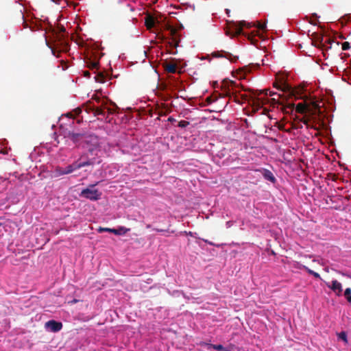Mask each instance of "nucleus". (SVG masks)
<instances>
[{"label": "nucleus", "mask_w": 351, "mask_h": 351, "mask_svg": "<svg viewBox=\"0 0 351 351\" xmlns=\"http://www.w3.org/2000/svg\"><path fill=\"white\" fill-rule=\"evenodd\" d=\"M99 146V139L98 136L93 134H85L82 147L87 149L88 152L92 153Z\"/></svg>", "instance_id": "obj_1"}, {"label": "nucleus", "mask_w": 351, "mask_h": 351, "mask_svg": "<svg viewBox=\"0 0 351 351\" xmlns=\"http://www.w3.org/2000/svg\"><path fill=\"white\" fill-rule=\"evenodd\" d=\"M243 27L250 28L252 27V25L245 21H240L239 23L231 24L226 30V34L231 37L240 35L243 34Z\"/></svg>", "instance_id": "obj_2"}, {"label": "nucleus", "mask_w": 351, "mask_h": 351, "mask_svg": "<svg viewBox=\"0 0 351 351\" xmlns=\"http://www.w3.org/2000/svg\"><path fill=\"white\" fill-rule=\"evenodd\" d=\"M97 184L98 182L91 184L88 188L83 189L80 195L90 200L95 201L99 199L101 196V193L97 189H93Z\"/></svg>", "instance_id": "obj_3"}, {"label": "nucleus", "mask_w": 351, "mask_h": 351, "mask_svg": "<svg viewBox=\"0 0 351 351\" xmlns=\"http://www.w3.org/2000/svg\"><path fill=\"white\" fill-rule=\"evenodd\" d=\"M101 56V55L98 51H91L88 52L85 58L88 67L91 69H97Z\"/></svg>", "instance_id": "obj_4"}, {"label": "nucleus", "mask_w": 351, "mask_h": 351, "mask_svg": "<svg viewBox=\"0 0 351 351\" xmlns=\"http://www.w3.org/2000/svg\"><path fill=\"white\" fill-rule=\"evenodd\" d=\"M224 85L227 86V89L226 90V93L227 96L231 97V95H235L237 97V94L239 93L240 90L242 89V86L241 84H239L236 82L228 80L225 82Z\"/></svg>", "instance_id": "obj_5"}, {"label": "nucleus", "mask_w": 351, "mask_h": 351, "mask_svg": "<svg viewBox=\"0 0 351 351\" xmlns=\"http://www.w3.org/2000/svg\"><path fill=\"white\" fill-rule=\"evenodd\" d=\"M167 29L169 31V36L171 41L169 42L170 45L176 48L180 43L179 36L178 35L177 30L176 28L171 25H167Z\"/></svg>", "instance_id": "obj_6"}, {"label": "nucleus", "mask_w": 351, "mask_h": 351, "mask_svg": "<svg viewBox=\"0 0 351 351\" xmlns=\"http://www.w3.org/2000/svg\"><path fill=\"white\" fill-rule=\"evenodd\" d=\"M101 160H98L95 158V157L89 158L88 157L87 154H83L81 156V157L79 158L77 161H76L77 164H83V163H87V165H85V167L86 166H90L94 165L95 164H99L101 163Z\"/></svg>", "instance_id": "obj_7"}, {"label": "nucleus", "mask_w": 351, "mask_h": 351, "mask_svg": "<svg viewBox=\"0 0 351 351\" xmlns=\"http://www.w3.org/2000/svg\"><path fill=\"white\" fill-rule=\"evenodd\" d=\"M326 285L330 288L337 296H340L342 294L343 289L341 282L337 280H333L331 284L326 283Z\"/></svg>", "instance_id": "obj_8"}, {"label": "nucleus", "mask_w": 351, "mask_h": 351, "mask_svg": "<svg viewBox=\"0 0 351 351\" xmlns=\"http://www.w3.org/2000/svg\"><path fill=\"white\" fill-rule=\"evenodd\" d=\"M45 328L51 332H57L62 328V324L55 320H49L45 323Z\"/></svg>", "instance_id": "obj_9"}, {"label": "nucleus", "mask_w": 351, "mask_h": 351, "mask_svg": "<svg viewBox=\"0 0 351 351\" xmlns=\"http://www.w3.org/2000/svg\"><path fill=\"white\" fill-rule=\"evenodd\" d=\"M130 230L129 228H126L125 227H120L118 229L109 228H99V232H112L117 235L125 234Z\"/></svg>", "instance_id": "obj_10"}, {"label": "nucleus", "mask_w": 351, "mask_h": 351, "mask_svg": "<svg viewBox=\"0 0 351 351\" xmlns=\"http://www.w3.org/2000/svg\"><path fill=\"white\" fill-rule=\"evenodd\" d=\"M84 133H75L73 132L71 140L75 143L78 144L79 145L83 144L84 141Z\"/></svg>", "instance_id": "obj_11"}, {"label": "nucleus", "mask_w": 351, "mask_h": 351, "mask_svg": "<svg viewBox=\"0 0 351 351\" xmlns=\"http://www.w3.org/2000/svg\"><path fill=\"white\" fill-rule=\"evenodd\" d=\"M86 163L83 164H77L76 162H73V164L68 165L66 167L64 168V171L66 174H69L72 173L73 171L79 169L82 167H85Z\"/></svg>", "instance_id": "obj_12"}, {"label": "nucleus", "mask_w": 351, "mask_h": 351, "mask_svg": "<svg viewBox=\"0 0 351 351\" xmlns=\"http://www.w3.org/2000/svg\"><path fill=\"white\" fill-rule=\"evenodd\" d=\"M156 19L151 15L145 16V25L148 29H151L155 26Z\"/></svg>", "instance_id": "obj_13"}, {"label": "nucleus", "mask_w": 351, "mask_h": 351, "mask_svg": "<svg viewBox=\"0 0 351 351\" xmlns=\"http://www.w3.org/2000/svg\"><path fill=\"white\" fill-rule=\"evenodd\" d=\"M263 176L265 180H269L272 183H275L276 181V179L272 172L268 169L263 170Z\"/></svg>", "instance_id": "obj_14"}, {"label": "nucleus", "mask_w": 351, "mask_h": 351, "mask_svg": "<svg viewBox=\"0 0 351 351\" xmlns=\"http://www.w3.org/2000/svg\"><path fill=\"white\" fill-rule=\"evenodd\" d=\"M165 69L167 73H175L176 72L177 66L174 63H166Z\"/></svg>", "instance_id": "obj_15"}, {"label": "nucleus", "mask_w": 351, "mask_h": 351, "mask_svg": "<svg viewBox=\"0 0 351 351\" xmlns=\"http://www.w3.org/2000/svg\"><path fill=\"white\" fill-rule=\"evenodd\" d=\"M200 345L201 346H208L209 347H211L213 348V349L216 350H218V351H228V349H226V348H224L222 345L221 344H219V345H214V344H208V343H204V342H202V343H200Z\"/></svg>", "instance_id": "obj_16"}, {"label": "nucleus", "mask_w": 351, "mask_h": 351, "mask_svg": "<svg viewBox=\"0 0 351 351\" xmlns=\"http://www.w3.org/2000/svg\"><path fill=\"white\" fill-rule=\"evenodd\" d=\"M99 104V106L100 108H103L104 110L105 109L107 110L108 114H113L114 112H115V110L112 108H110V107H108V102L106 101H105L104 99H103L101 101V102H100Z\"/></svg>", "instance_id": "obj_17"}, {"label": "nucleus", "mask_w": 351, "mask_h": 351, "mask_svg": "<svg viewBox=\"0 0 351 351\" xmlns=\"http://www.w3.org/2000/svg\"><path fill=\"white\" fill-rule=\"evenodd\" d=\"M213 56H215V57H222V56H224L226 58H228L230 60H232V55L231 53H228V52H223V51H221V52H219V51L214 52L213 53Z\"/></svg>", "instance_id": "obj_18"}, {"label": "nucleus", "mask_w": 351, "mask_h": 351, "mask_svg": "<svg viewBox=\"0 0 351 351\" xmlns=\"http://www.w3.org/2000/svg\"><path fill=\"white\" fill-rule=\"evenodd\" d=\"M93 113L94 114L95 116H97V115L105 116V112H104V109L99 106H95V108H93Z\"/></svg>", "instance_id": "obj_19"}, {"label": "nucleus", "mask_w": 351, "mask_h": 351, "mask_svg": "<svg viewBox=\"0 0 351 351\" xmlns=\"http://www.w3.org/2000/svg\"><path fill=\"white\" fill-rule=\"evenodd\" d=\"M296 112L299 113H304L306 110V106L303 103H299L295 107Z\"/></svg>", "instance_id": "obj_20"}, {"label": "nucleus", "mask_w": 351, "mask_h": 351, "mask_svg": "<svg viewBox=\"0 0 351 351\" xmlns=\"http://www.w3.org/2000/svg\"><path fill=\"white\" fill-rule=\"evenodd\" d=\"M303 268H304V269H305V270H306V271L309 274L313 275L315 278H319V279H321L320 275H319L318 273H317V272H315V271H314L311 270V269H309V268H308V267H307L306 266H303Z\"/></svg>", "instance_id": "obj_21"}, {"label": "nucleus", "mask_w": 351, "mask_h": 351, "mask_svg": "<svg viewBox=\"0 0 351 351\" xmlns=\"http://www.w3.org/2000/svg\"><path fill=\"white\" fill-rule=\"evenodd\" d=\"M62 133L64 138H68L71 139L73 132L71 131L68 129H65V130H62Z\"/></svg>", "instance_id": "obj_22"}, {"label": "nucleus", "mask_w": 351, "mask_h": 351, "mask_svg": "<svg viewBox=\"0 0 351 351\" xmlns=\"http://www.w3.org/2000/svg\"><path fill=\"white\" fill-rule=\"evenodd\" d=\"M54 172L56 173V176H60L66 175L65 171H64V169L62 168V167H57L56 168Z\"/></svg>", "instance_id": "obj_23"}, {"label": "nucleus", "mask_w": 351, "mask_h": 351, "mask_svg": "<svg viewBox=\"0 0 351 351\" xmlns=\"http://www.w3.org/2000/svg\"><path fill=\"white\" fill-rule=\"evenodd\" d=\"M344 296L348 302H351V288H346L344 291Z\"/></svg>", "instance_id": "obj_24"}, {"label": "nucleus", "mask_w": 351, "mask_h": 351, "mask_svg": "<svg viewBox=\"0 0 351 351\" xmlns=\"http://www.w3.org/2000/svg\"><path fill=\"white\" fill-rule=\"evenodd\" d=\"M104 78H105V76L101 73H98V74H97L95 76V81L97 82H99V83H104Z\"/></svg>", "instance_id": "obj_25"}, {"label": "nucleus", "mask_w": 351, "mask_h": 351, "mask_svg": "<svg viewBox=\"0 0 351 351\" xmlns=\"http://www.w3.org/2000/svg\"><path fill=\"white\" fill-rule=\"evenodd\" d=\"M338 337H339V339H341L345 343L348 342L347 334H346V332L342 331V332L338 333Z\"/></svg>", "instance_id": "obj_26"}, {"label": "nucleus", "mask_w": 351, "mask_h": 351, "mask_svg": "<svg viewBox=\"0 0 351 351\" xmlns=\"http://www.w3.org/2000/svg\"><path fill=\"white\" fill-rule=\"evenodd\" d=\"M93 108H95V105L94 104L92 103V101H89L87 104H86V111L88 112H93Z\"/></svg>", "instance_id": "obj_27"}, {"label": "nucleus", "mask_w": 351, "mask_h": 351, "mask_svg": "<svg viewBox=\"0 0 351 351\" xmlns=\"http://www.w3.org/2000/svg\"><path fill=\"white\" fill-rule=\"evenodd\" d=\"M189 125V122L187 121L182 120L178 123V127L186 128Z\"/></svg>", "instance_id": "obj_28"}, {"label": "nucleus", "mask_w": 351, "mask_h": 351, "mask_svg": "<svg viewBox=\"0 0 351 351\" xmlns=\"http://www.w3.org/2000/svg\"><path fill=\"white\" fill-rule=\"evenodd\" d=\"M123 10L125 12H128V11L133 12L134 11V8L132 7H131L129 3H125Z\"/></svg>", "instance_id": "obj_29"}, {"label": "nucleus", "mask_w": 351, "mask_h": 351, "mask_svg": "<svg viewBox=\"0 0 351 351\" xmlns=\"http://www.w3.org/2000/svg\"><path fill=\"white\" fill-rule=\"evenodd\" d=\"M257 27L258 29H261L262 31H265L266 29V24L265 23H261L260 22L257 24Z\"/></svg>", "instance_id": "obj_30"}, {"label": "nucleus", "mask_w": 351, "mask_h": 351, "mask_svg": "<svg viewBox=\"0 0 351 351\" xmlns=\"http://www.w3.org/2000/svg\"><path fill=\"white\" fill-rule=\"evenodd\" d=\"M350 48V44L348 42H344L342 43V49L346 51Z\"/></svg>", "instance_id": "obj_31"}, {"label": "nucleus", "mask_w": 351, "mask_h": 351, "mask_svg": "<svg viewBox=\"0 0 351 351\" xmlns=\"http://www.w3.org/2000/svg\"><path fill=\"white\" fill-rule=\"evenodd\" d=\"M92 99L95 100L97 104H100V102H101V101L103 100V99H101L97 96L93 97Z\"/></svg>", "instance_id": "obj_32"}, {"label": "nucleus", "mask_w": 351, "mask_h": 351, "mask_svg": "<svg viewBox=\"0 0 351 351\" xmlns=\"http://www.w3.org/2000/svg\"><path fill=\"white\" fill-rule=\"evenodd\" d=\"M285 107V110H286V108H289L291 110H292L294 108V104H288L287 105H286Z\"/></svg>", "instance_id": "obj_33"}, {"label": "nucleus", "mask_w": 351, "mask_h": 351, "mask_svg": "<svg viewBox=\"0 0 351 351\" xmlns=\"http://www.w3.org/2000/svg\"><path fill=\"white\" fill-rule=\"evenodd\" d=\"M90 72H89V71H84V75L85 77H90Z\"/></svg>", "instance_id": "obj_34"}, {"label": "nucleus", "mask_w": 351, "mask_h": 351, "mask_svg": "<svg viewBox=\"0 0 351 351\" xmlns=\"http://www.w3.org/2000/svg\"><path fill=\"white\" fill-rule=\"evenodd\" d=\"M203 241H204L205 243H208V244H209V245H215V244H214L213 242L209 241H208V240H206V239H203Z\"/></svg>", "instance_id": "obj_35"}, {"label": "nucleus", "mask_w": 351, "mask_h": 351, "mask_svg": "<svg viewBox=\"0 0 351 351\" xmlns=\"http://www.w3.org/2000/svg\"><path fill=\"white\" fill-rule=\"evenodd\" d=\"M167 121H169V122H174V121H176V119L173 117H169L168 118Z\"/></svg>", "instance_id": "obj_36"}, {"label": "nucleus", "mask_w": 351, "mask_h": 351, "mask_svg": "<svg viewBox=\"0 0 351 351\" xmlns=\"http://www.w3.org/2000/svg\"><path fill=\"white\" fill-rule=\"evenodd\" d=\"M272 101H276V104H280V105H282V106H284V104H283L282 102H279V101H278V100H277V99H276V98H273V99H272Z\"/></svg>", "instance_id": "obj_37"}, {"label": "nucleus", "mask_w": 351, "mask_h": 351, "mask_svg": "<svg viewBox=\"0 0 351 351\" xmlns=\"http://www.w3.org/2000/svg\"><path fill=\"white\" fill-rule=\"evenodd\" d=\"M154 230H155L156 231L158 232H165V230H162V229H158V228H156V229H154Z\"/></svg>", "instance_id": "obj_38"}, {"label": "nucleus", "mask_w": 351, "mask_h": 351, "mask_svg": "<svg viewBox=\"0 0 351 351\" xmlns=\"http://www.w3.org/2000/svg\"><path fill=\"white\" fill-rule=\"evenodd\" d=\"M186 232V234H189V235H191V236H192V235H193V233H192L191 232H188V233H187L186 232Z\"/></svg>", "instance_id": "obj_39"}, {"label": "nucleus", "mask_w": 351, "mask_h": 351, "mask_svg": "<svg viewBox=\"0 0 351 351\" xmlns=\"http://www.w3.org/2000/svg\"><path fill=\"white\" fill-rule=\"evenodd\" d=\"M60 31H61V32H64V31H65V29L62 27H61Z\"/></svg>", "instance_id": "obj_40"}, {"label": "nucleus", "mask_w": 351, "mask_h": 351, "mask_svg": "<svg viewBox=\"0 0 351 351\" xmlns=\"http://www.w3.org/2000/svg\"><path fill=\"white\" fill-rule=\"evenodd\" d=\"M110 104H111L112 105H113L114 107H116V108H117V106H116V104H115L114 103H113V102H112V101H111V102H110Z\"/></svg>", "instance_id": "obj_41"}, {"label": "nucleus", "mask_w": 351, "mask_h": 351, "mask_svg": "<svg viewBox=\"0 0 351 351\" xmlns=\"http://www.w3.org/2000/svg\"><path fill=\"white\" fill-rule=\"evenodd\" d=\"M263 91L265 92V94L267 95L268 90H264Z\"/></svg>", "instance_id": "obj_42"}, {"label": "nucleus", "mask_w": 351, "mask_h": 351, "mask_svg": "<svg viewBox=\"0 0 351 351\" xmlns=\"http://www.w3.org/2000/svg\"><path fill=\"white\" fill-rule=\"evenodd\" d=\"M23 23L25 24V25H24V27H27V24H26V23H25V21H23Z\"/></svg>", "instance_id": "obj_43"}, {"label": "nucleus", "mask_w": 351, "mask_h": 351, "mask_svg": "<svg viewBox=\"0 0 351 351\" xmlns=\"http://www.w3.org/2000/svg\"><path fill=\"white\" fill-rule=\"evenodd\" d=\"M320 38H321V40H320V42H319V44H320V45H322V40H323V37H321Z\"/></svg>", "instance_id": "obj_44"}, {"label": "nucleus", "mask_w": 351, "mask_h": 351, "mask_svg": "<svg viewBox=\"0 0 351 351\" xmlns=\"http://www.w3.org/2000/svg\"><path fill=\"white\" fill-rule=\"evenodd\" d=\"M52 53H53V55H56V51H55L54 49H52Z\"/></svg>", "instance_id": "obj_45"}, {"label": "nucleus", "mask_w": 351, "mask_h": 351, "mask_svg": "<svg viewBox=\"0 0 351 351\" xmlns=\"http://www.w3.org/2000/svg\"><path fill=\"white\" fill-rule=\"evenodd\" d=\"M269 94H270V95H274L275 93H274L269 92Z\"/></svg>", "instance_id": "obj_46"}, {"label": "nucleus", "mask_w": 351, "mask_h": 351, "mask_svg": "<svg viewBox=\"0 0 351 351\" xmlns=\"http://www.w3.org/2000/svg\"><path fill=\"white\" fill-rule=\"evenodd\" d=\"M274 86H276L277 88V89H279L280 88L276 85H274Z\"/></svg>", "instance_id": "obj_47"}, {"label": "nucleus", "mask_w": 351, "mask_h": 351, "mask_svg": "<svg viewBox=\"0 0 351 351\" xmlns=\"http://www.w3.org/2000/svg\"><path fill=\"white\" fill-rule=\"evenodd\" d=\"M147 228H150V225H147Z\"/></svg>", "instance_id": "obj_48"}, {"label": "nucleus", "mask_w": 351, "mask_h": 351, "mask_svg": "<svg viewBox=\"0 0 351 351\" xmlns=\"http://www.w3.org/2000/svg\"><path fill=\"white\" fill-rule=\"evenodd\" d=\"M1 226V223H0V226Z\"/></svg>", "instance_id": "obj_49"}]
</instances>
